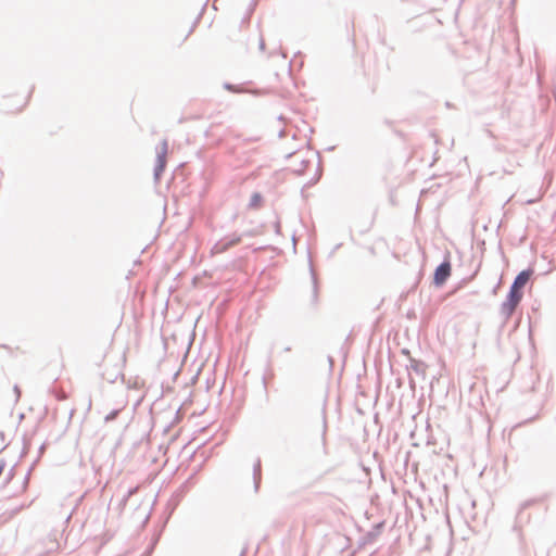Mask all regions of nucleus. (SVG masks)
Instances as JSON below:
<instances>
[{"label": "nucleus", "mask_w": 556, "mask_h": 556, "mask_svg": "<svg viewBox=\"0 0 556 556\" xmlns=\"http://www.w3.org/2000/svg\"><path fill=\"white\" fill-rule=\"evenodd\" d=\"M532 274V269H523L514 278L506 294V299L500 307V316L503 319V325H505L511 318L516 308L520 304L523 298L525 286L529 281Z\"/></svg>", "instance_id": "f257e3e1"}, {"label": "nucleus", "mask_w": 556, "mask_h": 556, "mask_svg": "<svg viewBox=\"0 0 556 556\" xmlns=\"http://www.w3.org/2000/svg\"><path fill=\"white\" fill-rule=\"evenodd\" d=\"M167 151H168V143L167 140L164 139L161 142V147L156 148V160L155 165L153 168V178L155 184H157L161 180V177L165 170L166 163H167Z\"/></svg>", "instance_id": "f03ea898"}, {"label": "nucleus", "mask_w": 556, "mask_h": 556, "mask_svg": "<svg viewBox=\"0 0 556 556\" xmlns=\"http://www.w3.org/2000/svg\"><path fill=\"white\" fill-rule=\"evenodd\" d=\"M451 273L452 264L450 257L445 256L444 260L434 269L432 283L437 288L442 287L450 278Z\"/></svg>", "instance_id": "7ed1b4c3"}, {"label": "nucleus", "mask_w": 556, "mask_h": 556, "mask_svg": "<svg viewBox=\"0 0 556 556\" xmlns=\"http://www.w3.org/2000/svg\"><path fill=\"white\" fill-rule=\"evenodd\" d=\"M384 526V521H379L376 525H374L369 531H367L363 536L359 538L357 542L358 548H363L366 545L374 544L377 541V539L382 534Z\"/></svg>", "instance_id": "20e7f679"}, {"label": "nucleus", "mask_w": 556, "mask_h": 556, "mask_svg": "<svg viewBox=\"0 0 556 556\" xmlns=\"http://www.w3.org/2000/svg\"><path fill=\"white\" fill-rule=\"evenodd\" d=\"M242 236L232 233L218 240L212 248V253H224L231 247L241 242Z\"/></svg>", "instance_id": "39448f33"}, {"label": "nucleus", "mask_w": 556, "mask_h": 556, "mask_svg": "<svg viewBox=\"0 0 556 556\" xmlns=\"http://www.w3.org/2000/svg\"><path fill=\"white\" fill-rule=\"evenodd\" d=\"M534 502H535L534 500H528V501H525L520 505V508L516 516V520H515V525H514L515 531H519L522 527V523L528 522L530 520V515H527L523 511H525V509L530 507L532 504H534Z\"/></svg>", "instance_id": "423d86ee"}, {"label": "nucleus", "mask_w": 556, "mask_h": 556, "mask_svg": "<svg viewBox=\"0 0 556 556\" xmlns=\"http://www.w3.org/2000/svg\"><path fill=\"white\" fill-rule=\"evenodd\" d=\"M186 492H187V482L181 484L180 488L170 497V500L168 502V506H170L169 514H172L175 510V508L180 503L181 498L185 496Z\"/></svg>", "instance_id": "0eeeda50"}, {"label": "nucleus", "mask_w": 556, "mask_h": 556, "mask_svg": "<svg viewBox=\"0 0 556 556\" xmlns=\"http://www.w3.org/2000/svg\"><path fill=\"white\" fill-rule=\"evenodd\" d=\"M309 271H311L312 283H313V292H312L311 302H312V305L315 307L318 303V280H317V275L314 270L312 262H309Z\"/></svg>", "instance_id": "6e6552de"}, {"label": "nucleus", "mask_w": 556, "mask_h": 556, "mask_svg": "<svg viewBox=\"0 0 556 556\" xmlns=\"http://www.w3.org/2000/svg\"><path fill=\"white\" fill-rule=\"evenodd\" d=\"M261 481H262V463H261V458H257L253 464V483H254L255 492H258Z\"/></svg>", "instance_id": "1a4fd4ad"}, {"label": "nucleus", "mask_w": 556, "mask_h": 556, "mask_svg": "<svg viewBox=\"0 0 556 556\" xmlns=\"http://www.w3.org/2000/svg\"><path fill=\"white\" fill-rule=\"evenodd\" d=\"M406 367L408 370H413L417 375H425L426 364L422 361L409 356V365Z\"/></svg>", "instance_id": "9d476101"}, {"label": "nucleus", "mask_w": 556, "mask_h": 556, "mask_svg": "<svg viewBox=\"0 0 556 556\" xmlns=\"http://www.w3.org/2000/svg\"><path fill=\"white\" fill-rule=\"evenodd\" d=\"M263 201V195L260 192H254L251 195L249 206L250 207H257Z\"/></svg>", "instance_id": "9b49d317"}, {"label": "nucleus", "mask_w": 556, "mask_h": 556, "mask_svg": "<svg viewBox=\"0 0 556 556\" xmlns=\"http://www.w3.org/2000/svg\"><path fill=\"white\" fill-rule=\"evenodd\" d=\"M321 420H323V438H325L326 430H327L326 401L324 402L323 408H321Z\"/></svg>", "instance_id": "f8f14e48"}, {"label": "nucleus", "mask_w": 556, "mask_h": 556, "mask_svg": "<svg viewBox=\"0 0 556 556\" xmlns=\"http://www.w3.org/2000/svg\"><path fill=\"white\" fill-rule=\"evenodd\" d=\"M50 391H51V393L55 396V399H56L58 401H64V400H66V397H67L66 392H65V391H63V390H58V389H54V388H53V389H51Z\"/></svg>", "instance_id": "ddd939ff"}, {"label": "nucleus", "mask_w": 556, "mask_h": 556, "mask_svg": "<svg viewBox=\"0 0 556 556\" xmlns=\"http://www.w3.org/2000/svg\"><path fill=\"white\" fill-rule=\"evenodd\" d=\"M224 88L228 91H231V92H240L241 91V87L240 86H237V85H233V84H230V83H225L224 84Z\"/></svg>", "instance_id": "4468645a"}, {"label": "nucleus", "mask_w": 556, "mask_h": 556, "mask_svg": "<svg viewBox=\"0 0 556 556\" xmlns=\"http://www.w3.org/2000/svg\"><path fill=\"white\" fill-rule=\"evenodd\" d=\"M14 475H15V467H12V468L9 470V472L7 473V477H5V479H4V482H5V483H10V482L13 480Z\"/></svg>", "instance_id": "2eb2a0df"}, {"label": "nucleus", "mask_w": 556, "mask_h": 556, "mask_svg": "<svg viewBox=\"0 0 556 556\" xmlns=\"http://www.w3.org/2000/svg\"><path fill=\"white\" fill-rule=\"evenodd\" d=\"M320 176H321V169H320V163L318 164V170H317V175L315 178H313L308 185L312 186V185H315L319 179H320Z\"/></svg>", "instance_id": "dca6fc26"}, {"label": "nucleus", "mask_w": 556, "mask_h": 556, "mask_svg": "<svg viewBox=\"0 0 556 556\" xmlns=\"http://www.w3.org/2000/svg\"><path fill=\"white\" fill-rule=\"evenodd\" d=\"M118 410L114 409L105 416V421H110L116 418Z\"/></svg>", "instance_id": "f3484780"}, {"label": "nucleus", "mask_w": 556, "mask_h": 556, "mask_svg": "<svg viewBox=\"0 0 556 556\" xmlns=\"http://www.w3.org/2000/svg\"><path fill=\"white\" fill-rule=\"evenodd\" d=\"M31 467L28 469V471L26 472L25 477H24V480H23V489H26L27 486V483H28V480H29V477H30V473H31Z\"/></svg>", "instance_id": "a211bd4d"}, {"label": "nucleus", "mask_w": 556, "mask_h": 556, "mask_svg": "<svg viewBox=\"0 0 556 556\" xmlns=\"http://www.w3.org/2000/svg\"><path fill=\"white\" fill-rule=\"evenodd\" d=\"M137 491V488L129 489L127 494L124 496L123 502H126L132 494H135Z\"/></svg>", "instance_id": "6ab92c4d"}, {"label": "nucleus", "mask_w": 556, "mask_h": 556, "mask_svg": "<svg viewBox=\"0 0 556 556\" xmlns=\"http://www.w3.org/2000/svg\"><path fill=\"white\" fill-rule=\"evenodd\" d=\"M155 542H153L142 556H150L154 549Z\"/></svg>", "instance_id": "aec40b11"}, {"label": "nucleus", "mask_w": 556, "mask_h": 556, "mask_svg": "<svg viewBox=\"0 0 556 556\" xmlns=\"http://www.w3.org/2000/svg\"><path fill=\"white\" fill-rule=\"evenodd\" d=\"M13 391H14V393L16 395V401H18V399L21 396V389L18 388L17 384L14 386Z\"/></svg>", "instance_id": "412c9836"}, {"label": "nucleus", "mask_w": 556, "mask_h": 556, "mask_svg": "<svg viewBox=\"0 0 556 556\" xmlns=\"http://www.w3.org/2000/svg\"><path fill=\"white\" fill-rule=\"evenodd\" d=\"M274 228H275V232L276 233H280V229H281V226H280V222L277 220L275 224H274Z\"/></svg>", "instance_id": "4be33fe9"}, {"label": "nucleus", "mask_w": 556, "mask_h": 556, "mask_svg": "<svg viewBox=\"0 0 556 556\" xmlns=\"http://www.w3.org/2000/svg\"><path fill=\"white\" fill-rule=\"evenodd\" d=\"M5 460L4 459H0V477L2 476L3 471H4V468H5Z\"/></svg>", "instance_id": "5701e85b"}, {"label": "nucleus", "mask_w": 556, "mask_h": 556, "mask_svg": "<svg viewBox=\"0 0 556 556\" xmlns=\"http://www.w3.org/2000/svg\"><path fill=\"white\" fill-rule=\"evenodd\" d=\"M258 47H260V50L264 51V49H265V41H264V39H263V38H261V39H260V45H258Z\"/></svg>", "instance_id": "b1692460"}, {"label": "nucleus", "mask_w": 556, "mask_h": 556, "mask_svg": "<svg viewBox=\"0 0 556 556\" xmlns=\"http://www.w3.org/2000/svg\"><path fill=\"white\" fill-rule=\"evenodd\" d=\"M46 447H47V444H46V443H42V444L40 445V447H39V454H40V455L45 452Z\"/></svg>", "instance_id": "393cba45"}, {"label": "nucleus", "mask_w": 556, "mask_h": 556, "mask_svg": "<svg viewBox=\"0 0 556 556\" xmlns=\"http://www.w3.org/2000/svg\"><path fill=\"white\" fill-rule=\"evenodd\" d=\"M328 363H329V366H330V369L333 367V358L331 356H328Z\"/></svg>", "instance_id": "a878e982"}, {"label": "nucleus", "mask_w": 556, "mask_h": 556, "mask_svg": "<svg viewBox=\"0 0 556 556\" xmlns=\"http://www.w3.org/2000/svg\"><path fill=\"white\" fill-rule=\"evenodd\" d=\"M248 553V546H244L243 549L240 553V556H245Z\"/></svg>", "instance_id": "bb28decb"}, {"label": "nucleus", "mask_w": 556, "mask_h": 556, "mask_svg": "<svg viewBox=\"0 0 556 556\" xmlns=\"http://www.w3.org/2000/svg\"><path fill=\"white\" fill-rule=\"evenodd\" d=\"M402 353H403V354H405V355H407L408 357L410 356V355H409V351H408L407 349L402 350Z\"/></svg>", "instance_id": "cd10ccee"}, {"label": "nucleus", "mask_w": 556, "mask_h": 556, "mask_svg": "<svg viewBox=\"0 0 556 556\" xmlns=\"http://www.w3.org/2000/svg\"><path fill=\"white\" fill-rule=\"evenodd\" d=\"M91 404H92L91 399H88V410L91 408Z\"/></svg>", "instance_id": "c85d7f7f"}, {"label": "nucleus", "mask_w": 556, "mask_h": 556, "mask_svg": "<svg viewBox=\"0 0 556 556\" xmlns=\"http://www.w3.org/2000/svg\"><path fill=\"white\" fill-rule=\"evenodd\" d=\"M341 245H342L341 243L337 244V245L334 247V249H333L332 253H333L334 251H337Z\"/></svg>", "instance_id": "c756f323"}, {"label": "nucleus", "mask_w": 556, "mask_h": 556, "mask_svg": "<svg viewBox=\"0 0 556 556\" xmlns=\"http://www.w3.org/2000/svg\"><path fill=\"white\" fill-rule=\"evenodd\" d=\"M414 383H415V382H414L413 378L409 376V384L413 387V386H414Z\"/></svg>", "instance_id": "7c9ffc66"}, {"label": "nucleus", "mask_w": 556, "mask_h": 556, "mask_svg": "<svg viewBox=\"0 0 556 556\" xmlns=\"http://www.w3.org/2000/svg\"><path fill=\"white\" fill-rule=\"evenodd\" d=\"M283 351H285V352H290V351H291V348H290V346H286V348L283 349Z\"/></svg>", "instance_id": "2f4dec72"}, {"label": "nucleus", "mask_w": 556, "mask_h": 556, "mask_svg": "<svg viewBox=\"0 0 556 556\" xmlns=\"http://www.w3.org/2000/svg\"><path fill=\"white\" fill-rule=\"evenodd\" d=\"M534 202H535L534 200H528V201H527V203H528V204H532V203H534Z\"/></svg>", "instance_id": "473e14b6"}, {"label": "nucleus", "mask_w": 556, "mask_h": 556, "mask_svg": "<svg viewBox=\"0 0 556 556\" xmlns=\"http://www.w3.org/2000/svg\"><path fill=\"white\" fill-rule=\"evenodd\" d=\"M302 163L304 166H306L309 163V161H303Z\"/></svg>", "instance_id": "72a5a7b5"}, {"label": "nucleus", "mask_w": 556, "mask_h": 556, "mask_svg": "<svg viewBox=\"0 0 556 556\" xmlns=\"http://www.w3.org/2000/svg\"><path fill=\"white\" fill-rule=\"evenodd\" d=\"M327 150L332 151V150H334V147H329Z\"/></svg>", "instance_id": "f704fd0d"}, {"label": "nucleus", "mask_w": 556, "mask_h": 556, "mask_svg": "<svg viewBox=\"0 0 556 556\" xmlns=\"http://www.w3.org/2000/svg\"><path fill=\"white\" fill-rule=\"evenodd\" d=\"M256 1H257V0H253V4H254V5L256 4Z\"/></svg>", "instance_id": "c9c22d12"}]
</instances>
